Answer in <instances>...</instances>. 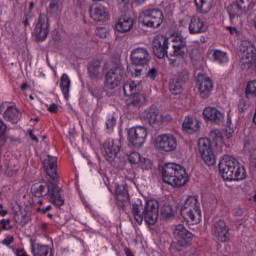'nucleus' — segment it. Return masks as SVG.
<instances>
[{
    "instance_id": "f257e3e1",
    "label": "nucleus",
    "mask_w": 256,
    "mask_h": 256,
    "mask_svg": "<svg viewBox=\"0 0 256 256\" xmlns=\"http://www.w3.org/2000/svg\"><path fill=\"white\" fill-rule=\"evenodd\" d=\"M61 187L53 182L42 181L32 185L31 193L32 197H49L50 203L55 207H63L65 205V199L61 194Z\"/></svg>"
},
{
    "instance_id": "f03ea898",
    "label": "nucleus",
    "mask_w": 256,
    "mask_h": 256,
    "mask_svg": "<svg viewBox=\"0 0 256 256\" xmlns=\"http://www.w3.org/2000/svg\"><path fill=\"white\" fill-rule=\"evenodd\" d=\"M142 209L143 204H141V202L132 203V215L136 223L142 225L144 220L147 225H155L157 219H159V201L155 199L147 200L146 206L141 213Z\"/></svg>"
},
{
    "instance_id": "7ed1b4c3",
    "label": "nucleus",
    "mask_w": 256,
    "mask_h": 256,
    "mask_svg": "<svg viewBox=\"0 0 256 256\" xmlns=\"http://www.w3.org/2000/svg\"><path fill=\"white\" fill-rule=\"evenodd\" d=\"M209 138L210 139L201 138L198 141V147L204 163H206L208 167H213L217 163V160L215 159V153L211 147V141L216 147H222L223 133H221L219 129H214L210 131Z\"/></svg>"
},
{
    "instance_id": "20e7f679",
    "label": "nucleus",
    "mask_w": 256,
    "mask_h": 256,
    "mask_svg": "<svg viewBox=\"0 0 256 256\" xmlns=\"http://www.w3.org/2000/svg\"><path fill=\"white\" fill-rule=\"evenodd\" d=\"M162 181L175 189H179V187L189 183V174H187L185 167L175 163H168L162 168Z\"/></svg>"
},
{
    "instance_id": "39448f33",
    "label": "nucleus",
    "mask_w": 256,
    "mask_h": 256,
    "mask_svg": "<svg viewBox=\"0 0 256 256\" xmlns=\"http://www.w3.org/2000/svg\"><path fill=\"white\" fill-rule=\"evenodd\" d=\"M219 173L224 181H243L247 177L245 166L233 157L219 163Z\"/></svg>"
},
{
    "instance_id": "423d86ee",
    "label": "nucleus",
    "mask_w": 256,
    "mask_h": 256,
    "mask_svg": "<svg viewBox=\"0 0 256 256\" xmlns=\"http://www.w3.org/2000/svg\"><path fill=\"white\" fill-rule=\"evenodd\" d=\"M180 213L186 221L187 225H199L201 223V203H199V197L189 196L181 210Z\"/></svg>"
},
{
    "instance_id": "0eeeda50",
    "label": "nucleus",
    "mask_w": 256,
    "mask_h": 256,
    "mask_svg": "<svg viewBox=\"0 0 256 256\" xmlns=\"http://www.w3.org/2000/svg\"><path fill=\"white\" fill-rule=\"evenodd\" d=\"M131 64L128 66V75L134 79L143 75V67L149 63V52L145 48H136L131 52Z\"/></svg>"
},
{
    "instance_id": "6e6552de",
    "label": "nucleus",
    "mask_w": 256,
    "mask_h": 256,
    "mask_svg": "<svg viewBox=\"0 0 256 256\" xmlns=\"http://www.w3.org/2000/svg\"><path fill=\"white\" fill-rule=\"evenodd\" d=\"M141 82H135L133 80H128L123 85L124 95L126 97H131L130 101L127 103L128 109H139L141 105H143V101H145V96L140 94L141 91Z\"/></svg>"
},
{
    "instance_id": "1a4fd4ad",
    "label": "nucleus",
    "mask_w": 256,
    "mask_h": 256,
    "mask_svg": "<svg viewBox=\"0 0 256 256\" xmlns=\"http://www.w3.org/2000/svg\"><path fill=\"white\" fill-rule=\"evenodd\" d=\"M163 12L159 9H147L143 11L138 18L139 23H142L144 27H150L151 29H158L163 24Z\"/></svg>"
},
{
    "instance_id": "9d476101",
    "label": "nucleus",
    "mask_w": 256,
    "mask_h": 256,
    "mask_svg": "<svg viewBox=\"0 0 256 256\" xmlns=\"http://www.w3.org/2000/svg\"><path fill=\"white\" fill-rule=\"evenodd\" d=\"M125 77V69L121 65L112 67L105 74V88L106 89H117L121 85V81Z\"/></svg>"
},
{
    "instance_id": "9b49d317",
    "label": "nucleus",
    "mask_w": 256,
    "mask_h": 256,
    "mask_svg": "<svg viewBox=\"0 0 256 256\" xmlns=\"http://www.w3.org/2000/svg\"><path fill=\"white\" fill-rule=\"evenodd\" d=\"M154 147L165 153H172L177 149V138L173 134H160L154 140Z\"/></svg>"
},
{
    "instance_id": "f8f14e48",
    "label": "nucleus",
    "mask_w": 256,
    "mask_h": 256,
    "mask_svg": "<svg viewBox=\"0 0 256 256\" xmlns=\"http://www.w3.org/2000/svg\"><path fill=\"white\" fill-rule=\"evenodd\" d=\"M142 119H144L146 123H149L151 127H155V125H161V123L165 121H171V114L163 115L157 108L150 107L143 112Z\"/></svg>"
},
{
    "instance_id": "ddd939ff",
    "label": "nucleus",
    "mask_w": 256,
    "mask_h": 256,
    "mask_svg": "<svg viewBox=\"0 0 256 256\" xmlns=\"http://www.w3.org/2000/svg\"><path fill=\"white\" fill-rule=\"evenodd\" d=\"M147 139V128L143 126L132 127L128 130V142L133 147H143Z\"/></svg>"
},
{
    "instance_id": "4468645a",
    "label": "nucleus",
    "mask_w": 256,
    "mask_h": 256,
    "mask_svg": "<svg viewBox=\"0 0 256 256\" xmlns=\"http://www.w3.org/2000/svg\"><path fill=\"white\" fill-rule=\"evenodd\" d=\"M256 0H236L233 5V11H229V17L231 21L235 19V17H241L243 13H247L251 11V9H255Z\"/></svg>"
},
{
    "instance_id": "2eb2a0df",
    "label": "nucleus",
    "mask_w": 256,
    "mask_h": 256,
    "mask_svg": "<svg viewBox=\"0 0 256 256\" xmlns=\"http://www.w3.org/2000/svg\"><path fill=\"white\" fill-rule=\"evenodd\" d=\"M190 35H201L209 31V22L204 17L192 16L188 24Z\"/></svg>"
},
{
    "instance_id": "dca6fc26",
    "label": "nucleus",
    "mask_w": 256,
    "mask_h": 256,
    "mask_svg": "<svg viewBox=\"0 0 256 256\" xmlns=\"http://www.w3.org/2000/svg\"><path fill=\"white\" fill-rule=\"evenodd\" d=\"M173 235L180 247H189L193 243V233L187 230L183 224L175 227Z\"/></svg>"
},
{
    "instance_id": "f3484780",
    "label": "nucleus",
    "mask_w": 256,
    "mask_h": 256,
    "mask_svg": "<svg viewBox=\"0 0 256 256\" xmlns=\"http://www.w3.org/2000/svg\"><path fill=\"white\" fill-rule=\"evenodd\" d=\"M196 86L201 99H207L213 91V80L205 74H198Z\"/></svg>"
},
{
    "instance_id": "a211bd4d",
    "label": "nucleus",
    "mask_w": 256,
    "mask_h": 256,
    "mask_svg": "<svg viewBox=\"0 0 256 256\" xmlns=\"http://www.w3.org/2000/svg\"><path fill=\"white\" fill-rule=\"evenodd\" d=\"M187 52V41L179 39L172 44V50L168 53L167 59L171 64L176 63L177 59H183Z\"/></svg>"
},
{
    "instance_id": "6ab92c4d",
    "label": "nucleus",
    "mask_w": 256,
    "mask_h": 256,
    "mask_svg": "<svg viewBox=\"0 0 256 256\" xmlns=\"http://www.w3.org/2000/svg\"><path fill=\"white\" fill-rule=\"evenodd\" d=\"M103 149L105 159L111 162L117 158V155L121 151V141L108 138L103 144Z\"/></svg>"
},
{
    "instance_id": "aec40b11",
    "label": "nucleus",
    "mask_w": 256,
    "mask_h": 256,
    "mask_svg": "<svg viewBox=\"0 0 256 256\" xmlns=\"http://www.w3.org/2000/svg\"><path fill=\"white\" fill-rule=\"evenodd\" d=\"M0 113L5 121H10V123H19V119H21V112H19L17 106L7 102L0 105Z\"/></svg>"
},
{
    "instance_id": "412c9836",
    "label": "nucleus",
    "mask_w": 256,
    "mask_h": 256,
    "mask_svg": "<svg viewBox=\"0 0 256 256\" xmlns=\"http://www.w3.org/2000/svg\"><path fill=\"white\" fill-rule=\"evenodd\" d=\"M37 41H45L49 35V17L45 14H40L38 22L34 28Z\"/></svg>"
},
{
    "instance_id": "4be33fe9",
    "label": "nucleus",
    "mask_w": 256,
    "mask_h": 256,
    "mask_svg": "<svg viewBox=\"0 0 256 256\" xmlns=\"http://www.w3.org/2000/svg\"><path fill=\"white\" fill-rule=\"evenodd\" d=\"M153 53L158 59H163L169 55V38L159 36L154 39L152 45Z\"/></svg>"
},
{
    "instance_id": "5701e85b",
    "label": "nucleus",
    "mask_w": 256,
    "mask_h": 256,
    "mask_svg": "<svg viewBox=\"0 0 256 256\" xmlns=\"http://www.w3.org/2000/svg\"><path fill=\"white\" fill-rule=\"evenodd\" d=\"M203 117L206 121H210V123H214L215 125H222L225 121V114L212 106L204 108Z\"/></svg>"
},
{
    "instance_id": "b1692460",
    "label": "nucleus",
    "mask_w": 256,
    "mask_h": 256,
    "mask_svg": "<svg viewBox=\"0 0 256 256\" xmlns=\"http://www.w3.org/2000/svg\"><path fill=\"white\" fill-rule=\"evenodd\" d=\"M116 205L122 210L125 211V207L131 203L129 197V191H127V187L123 185H116L115 187V195Z\"/></svg>"
},
{
    "instance_id": "393cba45",
    "label": "nucleus",
    "mask_w": 256,
    "mask_h": 256,
    "mask_svg": "<svg viewBox=\"0 0 256 256\" xmlns=\"http://www.w3.org/2000/svg\"><path fill=\"white\" fill-rule=\"evenodd\" d=\"M90 17L98 23L109 21V10L100 4H94L89 9Z\"/></svg>"
},
{
    "instance_id": "a878e982",
    "label": "nucleus",
    "mask_w": 256,
    "mask_h": 256,
    "mask_svg": "<svg viewBox=\"0 0 256 256\" xmlns=\"http://www.w3.org/2000/svg\"><path fill=\"white\" fill-rule=\"evenodd\" d=\"M213 232L220 243H227L229 241V226L223 220H218L214 223Z\"/></svg>"
},
{
    "instance_id": "bb28decb",
    "label": "nucleus",
    "mask_w": 256,
    "mask_h": 256,
    "mask_svg": "<svg viewBox=\"0 0 256 256\" xmlns=\"http://www.w3.org/2000/svg\"><path fill=\"white\" fill-rule=\"evenodd\" d=\"M182 129L185 133H188V135L197 133L199 129H201L199 119L193 115H187L182 123Z\"/></svg>"
},
{
    "instance_id": "cd10ccee",
    "label": "nucleus",
    "mask_w": 256,
    "mask_h": 256,
    "mask_svg": "<svg viewBox=\"0 0 256 256\" xmlns=\"http://www.w3.org/2000/svg\"><path fill=\"white\" fill-rule=\"evenodd\" d=\"M87 73L91 81H101L103 73L101 72V61L95 59L88 63Z\"/></svg>"
},
{
    "instance_id": "c85d7f7f",
    "label": "nucleus",
    "mask_w": 256,
    "mask_h": 256,
    "mask_svg": "<svg viewBox=\"0 0 256 256\" xmlns=\"http://www.w3.org/2000/svg\"><path fill=\"white\" fill-rule=\"evenodd\" d=\"M57 161V157L51 155H48L47 159L44 160L46 174L53 181L59 179V174H57Z\"/></svg>"
},
{
    "instance_id": "c756f323",
    "label": "nucleus",
    "mask_w": 256,
    "mask_h": 256,
    "mask_svg": "<svg viewBox=\"0 0 256 256\" xmlns=\"http://www.w3.org/2000/svg\"><path fill=\"white\" fill-rule=\"evenodd\" d=\"M31 253L33 256H53V249L45 244H39L35 240L30 241Z\"/></svg>"
},
{
    "instance_id": "7c9ffc66",
    "label": "nucleus",
    "mask_w": 256,
    "mask_h": 256,
    "mask_svg": "<svg viewBox=\"0 0 256 256\" xmlns=\"http://www.w3.org/2000/svg\"><path fill=\"white\" fill-rule=\"evenodd\" d=\"M128 161L131 163V165H138V163L141 164L142 169L145 171H149L153 167V163H151V160L147 158H141V154L139 152H132L128 156Z\"/></svg>"
},
{
    "instance_id": "2f4dec72",
    "label": "nucleus",
    "mask_w": 256,
    "mask_h": 256,
    "mask_svg": "<svg viewBox=\"0 0 256 256\" xmlns=\"http://www.w3.org/2000/svg\"><path fill=\"white\" fill-rule=\"evenodd\" d=\"M134 24L135 21L133 18L127 15H123L119 18L116 24V31H118V33H127L133 29Z\"/></svg>"
},
{
    "instance_id": "473e14b6",
    "label": "nucleus",
    "mask_w": 256,
    "mask_h": 256,
    "mask_svg": "<svg viewBox=\"0 0 256 256\" xmlns=\"http://www.w3.org/2000/svg\"><path fill=\"white\" fill-rule=\"evenodd\" d=\"M214 63L218 65H227L229 63V55L227 52L219 49L210 50L208 53Z\"/></svg>"
},
{
    "instance_id": "72a5a7b5",
    "label": "nucleus",
    "mask_w": 256,
    "mask_h": 256,
    "mask_svg": "<svg viewBox=\"0 0 256 256\" xmlns=\"http://www.w3.org/2000/svg\"><path fill=\"white\" fill-rule=\"evenodd\" d=\"M196 11L202 15H207L213 9L215 0H194Z\"/></svg>"
},
{
    "instance_id": "f704fd0d",
    "label": "nucleus",
    "mask_w": 256,
    "mask_h": 256,
    "mask_svg": "<svg viewBox=\"0 0 256 256\" xmlns=\"http://www.w3.org/2000/svg\"><path fill=\"white\" fill-rule=\"evenodd\" d=\"M60 89L64 96V99H69V93L71 91V79H69V75L62 74L60 78Z\"/></svg>"
},
{
    "instance_id": "c9c22d12",
    "label": "nucleus",
    "mask_w": 256,
    "mask_h": 256,
    "mask_svg": "<svg viewBox=\"0 0 256 256\" xmlns=\"http://www.w3.org/2000/svg\"><path fill=\"white\" fill-rule=\"evenodd\" d=\"M183 85L184 84L178 80L172 79L169 84L170 93H172V95H181V93H183Z\"/></svg>"
},
{
    "instance_id": "e433bc0d",
    "label": "nucleus",
    "mask_w": 256,
    "mask_h": 256,
    "mask_svg": "<svg viewBox=\"0 0 256 256\" xmlns=\"http://www.w3.org/2000/svg\"><path fill=\"white\" fill-rule=\"evenodd\" d=\"M245 93L247 97H256V80L248 82Z\"/></svg>"
},
{
    "instance_id": "4c0bfd02",
    "label": "nucleus",
    "mask_w": 256,
    "mask_h": 256,
    "mask_svg": "<svg viewBox=\"0 0 256 256\" xmlns=\"http://www.w3.org/2000/svg\"><path fill=\"white\" fill-rule=\"evenodd\" d=\"M161 214L166 219H171V217L175 215V210L170 205H164L163 208L161 209Z\"/></svg>"
},
{
    "instance_id": "58836bf2",
    "label": "nucleus",
    "mask_w": 256,
    "mask_h": 256,
    "mask_svg": "<svg viewBox=\"0 0 256 256\" xmlns=\"http://www.w3.org/2000/svg\"><path fill=\"white\" fill-rule=\"evenodd\" d=\"M115 125H117V118L113 115H109L106 119V129L108 131H113V129H115Z\"/></svg>"
},
{
    "instance_id": "ea45409f",
    "label": "nucleus",
    "mask_w": 256,
    "mask_h": 256,
    "mask_svg": "<svg viewBox=\"0 0 256 256\" xmlns=\"http://www.w3.org/2000/svg\"><path fill=\"white\" fill-rule=\"evenodd\" d=\"M13 227L11 226V220L3 218L0 221V235L2 231H11Z\"/></svg>"
},
{
    "instance_id": "a19ab883",
    "label": "nucleus",
    "mask_w": 256,
    "mask_h": 256,
    "mask_svg": "<svg viewBox=\"0 0 256 256\" xmlns=\"http://www.w3.org/2000/svg\"><path fill=\"white\" fill-rule=\"evenodd\" d=\"M176 81H179L182 85H185L189 81V72L183 70L178 74Z\"/></svg>"
},
{
    "instance_id": "79ce46f5",
    "label": "nucleus",
    "mask_w": 256,
    "mask_h": 256,
    "mask_svg": "<svg viewBox=\"0 0 256 256\" xmlns=\"http://www.w3.org/2000/svg\"><path fill=\"white\" fill-rule=\"evenodd\" d=\"M97 37H100V39H105L109 35V30L105 27H98L95 31Z\"/></svg>"
},
{
    "instance_id": "37998d69",
    "label": "nucleus",
    "mask_w": 256,
    "mask_h": 256,
    "mask_svg": "<svg viewBox=\"0 0 256 256\" xmlns=\"http://www.w3.org/2000/svg\"><path fill=\"white\" fill-rule=\"evenodd\" d=\"M59 3V0H52L49 6L50 12L54 14L59 13Z\"/></svg>"
},
{
    "instance_id": "c03bdc74",
    "label": "nucleus",
    "mask_w": 256,
    "mask_h": 256,
    "mask_svg": "<svg viewBox=\"0 0 256 256\" xmlns=\"http://www.w3.org/2000/svg\"><path fill=\"white\" fill-rule=\"evenodd\" d=\"M158 73H159V70L157 68H151L149 69L146 77L148 79H151V81H155V79H157Z\"/></svg>"
},
{
    "instance_id": "a18cd8bd",
    "label": "nucleus",
    "mask_w": 256,
    "mask_h": 256,
    "mask_svg": "<svg viewBox=\"0 0 256 256\" xmlns=\"http://www.w3.org/2000/svg\"><path fill=\"white\" fill-rule=\"evenodd\" d=\"M5 133H7V125L3 122V119L0 118V140L5 139Z\"/></svg>"
},
{
    "instance_id": "49530a36",
    "label": "nucleus",
    "mask_w": 256,
    "mask_h": 256,
    "mask_svg": "<svg viewBox=\"0 0 256 256\" xmlns=\"http://www.w3.org/2000/svg\"><path fill=\"white\" fill-rule=\"evenodd\" d=\"M247 109V101L245 99H240L238 102V111L243 113Z\"/></svg>"
},
{
    "instance_id": "de8ad7c7",
    "label": "nucleus",
    "mask_w": 256,
    "mask_h": 256,
    "mask_svg": "<svg viewBox=\"0 0 256 256\" xmlns=\"http://www.w3.org/2000/svg\"><path fill=\"white\" fill-rule=\"evenodd\" d=\"M15 243V238L11 235H7L6 238L2 241V245H6V247H9Z\"/></svg>"
},
{
    "instance_id": "09e8293b",
    "label": "nucleus",
    "mask_w": 256,
    "mask_h": 256,
    "mask_svg": "<svg viewBox=\"0 0 256 256\" xmlns=\"http://www.w3.org/2000/svg\"><path fill=\"white\" fill-rule=\"evenodd\" d=\"M53 209V206L48 205L44 208L38 207L36 208L37 213H42V215H45L48 211H51Z\"/></svg>"
},
{
    "instance_id": "8fccbe9b",
    "label": "nucleus",
    "mask_w": 256,
    "mask_h": 256,
    "mask_svg": "<svg viewBox=\"0 0 256 256\" xmlns=\"http://www.w3.org/2000/svg\"><path fill=\"white\" fill-rule=\"evenodd\" d=\"M49 113H58L59 112V106L56 103H52L48 107Z\"/></svg>"
},
{
    "instance_id": "3c124183",
    "label": "nucleus",
    "mask_w": 256,
    "mask_h": 256,
    "mask_svg": "<svg viewBox=\"0 0 256 256\" xmlns=\"http://www.w3.org/2000/svg\"><path fill=\"white\" fill-rule=\"evenodd\" d=\"M28 135L34 143H39V138L36 137V135L33 133V130H28Z\"/></svg>"
},
{
    "instance_id": "603ef678",
    "label": "nucleus",
    "mask_w": 256,
    "mask_h": 256,
    "mask_svg": "<svg viewBox=\"0 0 256 256\" xmlns=\"http://www.w3.org/2000/svg\"><path fill=\"white\" fill-rule=\"evenodd\" d=\"M117 3L121 9V7L125 8L129 5V0H117Z\"/></svg>"
},
{
    "instance_id": "864d4df0",
    "label": "nucleus",
    "mask_w": 256,
    "mask_h": 256,
    "mask_svg": "<svg viewBox=\"0 0 256 256\" xmlns=\"http://www.w3.org/2000/svg\"><path fill=\"white\" fill-rule=\"evenodd\" d=\"M21 91L25 92L28 91L29 89V84L27 82H24L21 87H20Z\"/></svg>"
},
{
    "instance_id": "5fc2aeb1",
    "label": "nucleus",
    "mask_w": 256,
    "mask_h": 256,
    "mask_svg": "<svg viewBox=\"0 0 256 256\" xmlns=\"http://www.w3.org/2000/svg\"><path fill=\"white\" fill-rule=\"evenodd\" d=\"M227 29L231 33V35H235V33H237V28H235V27L230 26Z\"/></svg>"
},
{
    "instance_id": "6e6d98bb",
    "label": "nucleus",
    "mask_w": 256,
    "mask_h": 256,
    "mask_svg": "<svg viewBox=\"0 0 256 256\" xmlns=\"http://www.w3.org/2000/svg\"><path fill=\"white\" fill-rule=\"evenodd\" d=\"M15 170H8L7 172H6V175H7V177H13V175H15Z\"/></svg>"
},
{
    "instance_id": "4d7b16f0",
    "label": "nucleus",
    "mask_w": 256,
    "mask_h": 256,
    "mask_svg": "<svg viewBox=\"0 0 256 256\" xmlns=\"http://www.w3.org/2000/svg\"><path fill=\"white\" fill-rule=\"evenodd\" d=\"M23 25H24V27H29V25H30V22H29V18H25V20L23 21Z\"/></svg>"
},
{
    "instance_id": "13d9d810",
    "label": "nucleus",
    "mask_w": 256,
    "mask_h": 256,
    "mask_svg": "<svg viewBox=\"0 0 256 256\" xmlns=\"http://www.w3.org/2000/svg\"><path fill=\"white\" fill-rule=\"evenodd\" d=\"M84 207L85 209H88V211H91V204H89L88 202H84Z\"/></svg>"
},
{
    "instance_id": "bf43d9fd",
    "label": "nucleus",
    "mask_w": 256,
    "mask_h": 256,
    "mask_svg": "<svg viewBox=\"0 0 256 256\" xmlns=\"http://www.w3.org/2000/svg\"><path fill=\"white\" fill-rule=\"evenodd\" d=\"M7 215V210H0V217H5Z\"/></svg>"
},
{
    "instance_id": "052dcab7",
    "label": "nucleus",
    "mask_w": 256,
    "mask_h": 256,
    "mask_svg": "<svg viewBox=\"0 0 256 256\" xmlns=\"http://www.w3.org/2000/svg\"><path fill=\"white\" fill-rule=\"evenodd\" d=\"M29 9L30 11H33V9H35V3L31 2L29 5Z\"/></svg>"
},
{
    "instance_id": "680f3d73",
    "label": "nucleus",
    "mask_w": 256,
    "mask_h": 256,
    "mask_svg": "<svg viewBox=\"0 0 256 256\" xmlns=\"http://www.w3.org/2000/svg\"><path fill=\"white\" fill-rule=\"evenodd\" d=\"M90 93L94 96V97H97V95L95 94V91H93V89H89Z\"/></svg>"
},
{
    "instance_id": "e2e57ef3",
    "label": "nucleus",
    "mask_w": 256,
    "mask_h": 256,
    "mask_svg": "<svg viewBox=\"0 0 256 256\" xmlns=\"http://www.w3.org/2000/svg\"><path fill=\"white\" fill-rule=\"evenodd\" d=\"M230 137H233V131L228 133L227 138L230 139Z\"/></svg>"
},
{
    "instance_id": "0e129e2a",
    "label": "nucleus",
    "mask_w": 256,
    "mask_h": 256,
    "mask_svg": "<svg viewBox=\"0 0 256 256\" xmlns=\"http://www.w3.org/2000/svg\"><path fill=\"white\" fill-rule=\"evenodd\" d=\"M47 217H48V219H53V214L48 213V214H47Z\"/></svg>"
},
{
    "instance_id": "69168bd1",
    "label": "nucleus",
    "mask_w": 256,
    "mask_h": 256,
    "mask_svg": "<svg viewBox=\"0 0 256 256\" xmlns=\"http://www.w3.org/2000/svg\"><path fill=\"white\" fill-rule=\"evenodd\" d=\"M47 223H42V229H46Z\"/></svg>"
},
{
    "instance_id": "338daca9",
    "label": "nucleus",
    "mask_w": 256,
    "mask_h": 256,
    "mask_svg": "<svg viewBox=\"0 0 256 256\" xmlns=\"http://www.w3.org/2000/svg\"><path fill=\"white\" fill-rule=\"evenodd\" d=\"M252 199L256 203V193L252 196Z\"/></svg>"
},
{
    "instance_id": "774afa93",
    "label": "nucleus",
    "mask_w": 256,
    "mask_h": 256,
    "mask_svg": "<svg viewBox=\"0 0 256 256\" xmlns=\"http://www.w3.org/2000/svg\"><path fill=\"white\" fill-rule=\"evenodd\" d=\"M39 205H43V200L38 201Z\"/></svg>"
}]
</instances>
